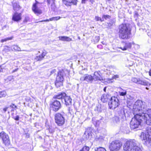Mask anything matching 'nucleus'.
Instances as JSON below:
<instances>
[{"mask_svg": "<svg viewBox=\"0 0 151 151\" xmlns=\"http://www.w3.org/2000/svg\"><path fill=\"white\" fill-rule=\"evenodd\" d=\"M133 111H139V114H142L143 121H145L147 125H151V109L147 107L145 102L137 101L133 105Z\"/></svg>", "mask_w": 151, "mask_h": 151, "instance_id": "obj_1", "label": "nucleus"}, {"mask_svg": "<svg viewBox=\"0 0 151 151\" xmlns=\"http://www.w3.org/2000/svg\"><path fill=\"white\" fill-rule=\"evenodd\" d=\"M133 113L134 115V117L132 118L130 123V127L132 129H134L138 128L140 123L143 121L142 116L141 114H139V111H133Z\"/></svg>", "mask_w": 151, "mask_h": 151, "instance_id": "obj_2", "label": "nucleus"}, {"mask_svg": "<svg viewBox=\"0 0 151 151\" xmlns=\"http://www.w3.org/2000/svg\"><path fill=\"white\" fill-rule=\"evenodd\" d=\"M119 29V33L120 38L124 40H127L130 38L131 32L127 24H122L120 25Z\"/></svg>", "mask_w": 151, "mask_h": 151, "instance_id": "obj_3", "label": "nucleus"}, {"mask_svg": "<svg viewBox=\"0 0 151 151\" xmlns=\"http://www.w3.org/2000/svg\"><path fill=\"white\" fill-rule=\"evenodd\" d=\"M66 71H67L65 70H62L58 72L55 83V85L58 88L63 86L64 77L65 76V72Z\"/></svg>", "mask_w": 151, "mask_h": 151, "instance_id": "obj_4", "label": "nucleus"}, {"mask_svg": "<svg viewBox=\"0 0 151 151\" xmlns=\"http://www.w3.org/2000/svg\"><path fill=\"white\" fill-rule=\"evenodd\" d=\"M122 145V142L119 140L112 141L109 145V149L111 151H117L119 150Z\"/></svg>", "mask_w": 151, "mask_h": 151, "instance_id": "obj_5", "label": "nucleus"}, {"mask_svg": "<svg viewBox=\"0 0 151 151\" xmlns=\"http://www.w3.org/2000/svg\"><path fill=\"white\" fill-rule=\"evenodd\" d=\"M140 137L143 142L149 143L151 141V128H148L145 133L142 132Z\"/></svg>", "mask_w": 151, "mask_h": 151, "instance_id": "obj_6", "label": "nucleus"}, {"mask_svg": "<svg viewBox=\"0 0 151 151\" xmlns=\"http://www.w3.org/2000/svg\"><path fill=\"white\" fill-rule=\"evenodd\" d=\"M65 114L64 113L61 114L58 113L55 116V123L59 126H62L65 123Z\"/></svg>", "mask_w": 151, "mask_h": 151, "instance_id": "obj_7", "label": "nucleus"}, {"mask_svg": "<svg viewBox=\"0 0 151 151\" xmlns=\"http://www.w3.org/2000/svg\"><path fill=\"white\" fill-rule=\"evenodd\" d=\"M136 145V141L135 140L127 141L124 145V150L125 151H131Z\"/></svg>", "mask_w": 151, "mask_h": 151, "instance_id": "obj_8", "label": "nucleus"}, {"mask_svg": "<svg viewBox=\"0 0 151 151\" xmlns=\"http://www.w3.org/2000/svg\"><path fill=\"white\" fill-rule=\"evenodd\" d=\"M108 104L110 109H114L119 105V100L116 97H112L109 102Z\"/></svg>", "mask_w": 151, "mask_h": 151, "instance_id": "obj_9", "label": "nucleus"}, {"mask_svg": "<svg viewBox=\"0 0 151 151\" xmlns=\"http://www.w3.org/2000/svg\"><path fill=\"white\" fill-rule=\"evenodd\" d=\"M0 138L2 139L3 143L6 146H9L10 143V140L8 134L2 131L0 132Z\"/></svg>", "mask_w": 151, "mask_h": 151, "instance_id": "obj_10", "label": "nucleus"}, {"mask_svg": "<svg viewBox=\"0 0 151 151\" xmlns=\"http://www.w3.org/2000/svg\"><path fill=\"white\" fill-rule=\"evenodd\" d=\"M131 81L137 84H140L144 86L150 85V84L145 80H142L139 78L133 77L132 78Z\"/></svg>", "mask_w": 151, "mask_h": 151, "instance_id": "obj_11", "label": "nucleus"}, {"mask_svg": "<svg viewBox=\"0 0 151 151\" xmlns=\"http://www.w3.org/2000/svg\"><path fill=\"white\" fill-rule=\"evenodd\" d=\"M51 107L52 110L57 111L61 107V105L60 101L56 99H54L51 104Z\"/></svg>", "mask_w": 151, "mask_h": 151, "instance_id": "obj_12", "label": "nucleus"}, {"mask_svg": "<svg viewBox=\"0 0 151 151\" xmlns=\"http://www.w3.org/2000/svg\"><path fill=\"white\" fill-rule=\"evenodd\" d=\"M80 80L81 81H85L88 83H92L94 82L92 76L88 74H85L81 77Z\"/></svg>", "mask_w": 151, "mask_h": 151, "instance_id": "obj_13", "label": "nucleus"}, {"mask_svg": "<svg viewBox=\"0 0 151 151\" xmlns=\"http://www.w3.org/2000/svg\"><path fill=\"white\" fill-rule=\"evenodd\" d=\"M122 43L123 46L119 47V48L123 50H126L131 49L132 47V45L134 44L133 42H122Z\"/></svg>", "mask_w": 151, "mask_h": 151, "instance_id": "obj_14", "label": "nucleus"}, {"mask_svg": "<svg viewBox=\"0 0 151 151\" xmlns=\"http://www.w3.org/2000/svg\"><path fill=\"white\" fill-rule=\"evenodd\" d=\"M92 77L93 79L94 80H93L94 82L98 81H101L103 80L101 73L99 71L95 72L93 73V76Z\"/></svg>", "mask_w": 151, "mask_h": 151, "instance_id": "obj_15", "label": "nucleus"}, {"mask_svg": "<svg viewBox=\"0 0 151 151\" xmlns=\"http://www.w3.org/2000/svg\"><path fill=\"white\" fill-rule=\"evenodd\" d=\"M77 1V0H63V3L67 6L72 5H76Z\"/></svg>", "mask_w": 151, "mask_h": 151, "instance_id": "obj_16", "label": "nucleus"}, {"mask_svg": "<svg viewBox=\"0 0 151 151\" xmlns=\"http://www.w3.org/2000/svg\"><path fill=\"white\" fill-rule=\"evenodd\" d=\"M72 99L69 96H68L66 94L63 99V101L65 102V104L67 106H69L72 105Z\"/></svg>", "mask_w": 151, "mask_h": 151, "instance_id": "obj_17", "label": "nucleus"}, {"mask_svg": "<svg viewBox=\"0 0 151 151\" xmlns=\"http://www.w3.org/2000/svg\"><path fill=\"white\" fill-rule=\"evenodd\" d=\"M35 3L33 5L32 10L35 13H37L40 14L41 13V11L39 9L37 6V5L39 3L36 0H35Z\"/></svg>", "mask_w": 151, "mask_h": 151, "instance_id": "obj_18", "label": "nucleus"}, {"mask_svg": "<svg viewBox=\"0 0 151 151\" xmlns=\"http://www.w3.org/2000/svg\"><path fill=\"white\" fill-rule=\"evenodd\" d=\"M126 111L125 110L122 108H119L117 109V113L120 117L124 119V117H126Z\"/></svg>", "mask_w": 151, "mask_h": 151, "instance_id": "obj_19", "label": "nucleus"}, {"mask_svg": "<svg viewBox=\"0 0 151 151\" xmlns=\"http://www.w3.org/2000/svg\"><path fill=\"white\" fill-rule=\"evenodd\" d=\"M21 13H16L13 15L12 19L15 21L18 22L21 19Z\"/></svg>", "mask_w": 151, "mask_h": 151, "instance_id": "obj_20", "label": "nucleus"}, {"mask_svg": "<svg viewBox=\"0 0 151 151\" xmlns=\"http://www.w3.org/2000/svg\"><path fill=\"white\" fill-rule=\"evenodd\" d=\"M65 96H66V93H61L60 94L55 96L53 97V99H54L56 100L57 99H61L63 102V99Z\"/></svg>", "mask_w": 151, "mask_h": 151, "instance_id": "obj_21", "label": "nucleus"}, {"mask_svg": "<svg viewBox=\"0 0 151 151\" xmlns=\"http://www.w3.org/2000/svg\"><path fill=\"white\" fill-rule=\"evenodd\" d=\"M47 5L48 6L50 4H51V9L53 11H54L55 9V6L54 3L55 0H47Z\"/></svg>", "mask_w": 151, "mask_h": 151, "instance_id": "obj_22", "label": "nucleus"}, {"mask_svg": "<svg viewBox=\"0 0 151 151\" xmlns=\"http://www.w3.org/2000/svg\"><path fill=\"white\" fill-rule=\"evenodd\" d=\"M59 38L60 40L64 41L70 42L72 40L71 38L67 36H60Z\"/></svg>", "mask_w": 151, "mask_h": 151, "instance_id": "obj_23", "label": "nucleus"}, {"mask_svg": "<svg viewBox=\"0 0 151 151\" xmlns=\"http://www.w3.org/2000/svg\"><path fill=\"white\" fill-rule=\"evenodd\" d=\"M12 3L14 10L15 11H18L20 9L19 6L14 1Z\"/></svg>", "mask_w": 151, "mask_h": 151, "instance_id": "obj_24", "label": "nucleus"}, {"mask_svg": "<svg viewBox=\"0 0 151 151\" xmlns=\"http://www.w3.org/2000/svg\"><path fill=\"white\" fill-rule=\"evenodd\" d=\"M83 137L87 139H90L91 137V133L90 132H88L86 130L84 133Z\"/></svg>", "mask_w": 151, "mask_h": 151, "instance_id": "obj_25", "label": "nucleus"}, {"mask_svg": "<svg viewBox=\"0 0 151 151\" xmlns=\"http://www.w3.org/2000/svg\"><path fill=\"white\" fill-rule=\"evenodd\" d=\"M109 96L108 94H104L101 98V101L104 102H105L108 101V97Z\"/></svg>", "mask_w": 151, "mask_h": 151, "instance_id": "obj_26", "label": "nucleus"}, {"mask_svg": "<svg viewBox=\"0 0 151 151\" xmlns=\"http://www.w3.org/2000/svg\"><path fill=\"white\" fill-rule=\"evenodd\" d=\"M11 49L13 51H20L21 49L17 45H14L12 46L11 47Z\"/></svg>", "mask_w": 151, "mask_h": 151, "instance_id": "obj_27", "label": "nucleus"}, {"mask_svg": "<svg viewBox=\"0 0 151 151\" xmlns=\"http://www.w3.org/2000/svg\"><path fill=\"white\" fill-rule=\"evenodd\" d=\"M119 95L121 96H124L127 94V92L126 90L122 89L121 91L119 92Z\"/></svg>", "mask_w": 151, "mask_h": 151, "instance_id": "obj_28", "label": "nucleus"}, {"mask_svg": "<svg viewBox=\"0 0 151 151\" xmlns=\"http://www.w3.org/2000/svg\"><path fill=\"white\" fill-rule=\"evenodd\" d=\"M113 122L115 123L118 124L119 122V117L117 116H115L113 119Z\"/></svg>", "mask_w": 151, "mask_h": 151, "instance_id": "obj_29", "label": "nucleus"}, {"mask_svg": "<svg viewBox=\"0 0 151 151\" xmlns=\"http://www.w3.org/2000/svg\"><path fill=\"white\" fill-rule=\"evenodd\" d=\"M94 120L93 118L92 119V121H93V124L96 126H97L99 125L100 122L99 120Z\"/></svg>", "mask_w": 151, "mask_h": 151, "instance_id": "obj_30", "label": "nucleus"}, {"mask_svg": "<svg viewBox=\"0 0 151 151\" xmlns=\"http://www.w3.org/2000/svg\"><path fill=\"white\" fill-rule=\"evenodd\" d=\"M131 151H142V150L139 147L136 145Z\"/></svg>", "mask_w": 151, "mask_h": 151, "instance_id": "obj_31", "label": "nucleus"}, {"mask_svg": "<svg viewBox=\"0 0 151 151\" xmlns=\"http://www.w3.org/2000/svg\"><path fill=\"white\" fill-rule=\"evenodd\" d=\"M6 95V93L5 91H0V98L5 97Z\"/></svg>", "mask_w": 151, "mask_h": 151, "instance_id": "obj_32", "label": "nucleus"}, {"mask_svg": "<svg viewBox=\"0 0 151 151\" xmlns=\"http://www.w3.org/2000/svg\"><path fill=\"white\" fill-rule=\"evenodd\" d=\"M95 151H106L105 149L104 148L99 147H96L95 148Z\"/></svg>", "mask_w": 151, "mask_h": 151, "instance_id": "obj_33", "label": "nucleus"}, {"mask_svg": "<svg viewBox=\"0 0 151 151\" xmlns=\"http://www.w3.org/2000/svg\"><path fill=\"white\" fill-rule=\"evenodd\" d=\"M89 149L90 147H89L85 146L81 150L82 151H89Z\"/></svg>", "mask_w": 151, "mask_h": 151, "instance_id": "obj_34", "label": "nucleus"}, {"mask_svg": "<svg viewBox=\"0 0 151 151\" xmlns=\"http://www.w3.org/2000/svg\"><path fill=\"white\" fill-rule=\"evenodd\" d=\"M50 21H54V19H53V17L50 18L49 19H47L45 20H42V21H40L38 22H36L35 23H38V22H49Z\"/></svg>", "mask_w": 151, "mask_h": 151, "instance_id": "obj_35", "label": "nucleus"}, {"mask_svg": "<svg viewBox=\"0 0 151 151\" xmlns=\"http://www.w3.org/2000/svg\"><path fill=\"white\" fill-rule=\"evenodd\" d=\"M44 58V57L42 56V55H41L39 56H36L35 58V59L37 61L41 60Z\"/></svg>", "mask_w": 151, "mask_h": 151, "instance_id": "obj_36", "label": "nucleus"}, {"mask_svg": "<svg viewBox=\"0 0 151 151\" xmlns=\"http://www.w3.org/2000/svg\"><path fill=\"white\" fill-rule=\"evenodd\" d=\"M10 107L12 108L13 109L12 110V111H14V110H16L17 109V106L13 104H12L10 106Z\"/></svg>", "mask_w": 151, "mask_h": 151, "instance_id": "obj_37", "label": "nucleus"}, {"mask_svg": "<svg viewBox=\"0 0 151 151\" xmlns=\"http://www.w3.org/2000/svg\"><path fill=\"white\" fill-rule=\"evenodd\" d=\"M13 37H7L4 39H3L1 40V42H4L8 40H10L12 39Z\"/></svg>", "mask_w": 151, "mask_h": 151, "instance_id": "obj_38", "label": "nucleus"}, {"mask_svg": "<svg viewBox=\"0 0 151 151\" xmlns=\"http://www.w3.org/2000/svg\"><path fill=\"white\" fill-rule=\"evenodd\" d=\"M95 19L97 21L100 20L101 22H103L104 21V19H101V17L97 16H95Z\"/></svg>", "mask_w": 151, "mask_h": 151, "instance_id": "obj_39", "label": "nucleus"}, {"mask_svg": "<svg viewBox=\"0 0 151 151\" xmlns=\"http://www.w3.org/2000/svg\"><path fill=\"white\" fill-rule=\"evenodd\" d=\"M61 17H53V19H54V21L58 20L60 19Z\"/></svg>", "mask_w": 151, "mask_h": 151, "instance_id": "obj_40", "label": "nucleus"}, {"mask_svg": "<svg viewBox=\"0 0 151 151\" xmlns=\"http://www.w3.org/2000/svg\"><path fill=\"white\" fill-rule=\"evenodd\" d=\"M46 54H47V52H46V51L45 50H44L43 51V52H42L41 55H42V56L44 57L46 55Z\"/></svg>", "mask_w": 151, "mask_h": 151, "instance_id": "obj_41", "label": "nucleus"}, {"mask_svg": "<svg viewBox=\"0 0 151 151\" xmlns=\"http://www.w3.org/2000/svg\"><path fill=\"white\" fill-rule=\"evenodd\" d=\"M110 17L109 15H104L103 16V18H104L106 19L108 18H109Z\"/></svg>", "mask_w": 151, "mask_h": 151, "instance_id": "obj_42", "label": "nucleus"}, {"mask_svg": "<svg viewBox=\"0 0 151 151\" xmlns=\"http://www.w3.org/2000/svg\"><path fill=\"white\" fill-rule=\"evenodd\" d=\"M119 78V76L118 75H116L114 76L112 78L114 79H116L117 78Z\"/></svg>", "mask_w": 151, "mask_h": 151, "instance_id": "obj_43", "label": "nucleus"}, {"mask_svg": "<svg viewBox=\"0 0 151 151\" xmlns=\"http://www.w3.org/2000/svg\"><path fill=\"white\" fill-rule=\"evenodd\" d=\"M8 108V107H6L4 108L3 109V111H4V113L6 111Z\"/></svg>", "mask_w": 151, "mask_h": 151, "instance_id": "obj_44", "label": "nucleus"}, {"mask_svg": "<svg viewBox=\"0 0 151 151\" xmlns=\"http://www.w3.org/2000/svg\"><path fill=\"white\" fill-rule=\"evenodd\" d=\"M29 18L28 17H25L24 20V22H27L29 20Z\"/></svg>", "mask_w": 151, "mask_h": 151, "instance_id": "obj_45", "label": "nucleus"}, {"mask_svg": "<svg viewBox=\"0 0 151 151\" xmlns=\"http://www.w3.org/2000/svg\"><path fill=\"white\" fill-rule=\"evenodd\" d=\"M19 116H17L16 117L14 118V119L17 121H18L19 120Z\"/></svg>", "mask_w": 151, "mask_h": 151, "instance_id": "obj_46", "label": "nucleus"}, {"mask_svg": "<svg viewBox=\"0 0 151 151\" xmlns=\"http://www.w3.org/2000/svg\"><path fill=\"white\" fill-rule=\"evenodd\" d=\"M4 70V68H2V66H0V71L1 72H3Z\"/></svg>", "mask_w": 151, "mask_h": 151, "instance_id": "obj_47", "label": "nucleus"}, {"mask_svg": "<svg viewBox=\"0 0 151 151\" xmlns=\"http://www.w3.org/2000/svg\"><path fill=\"white\" fill-rule=\"evenodd\" d=\"M129 128L128 127H125V129L126 131V132L127 133L129 131ZM124 132H125V131H124Z\"/></svg>", "mask_w": 151, "mask_h": 151, "instance_id": "obj_48", "label": "nucleus"}, {"mask_svg": "<svg viewBox=\"0 0 151 151\" xmlns=\"http://www.w3.org/2000/svg\"><path fill=\"white\" fill-rule=\"evenodd\" d=\"M18 68H17L16 69H15L13 70L12 71V73H14L15 72H16V71H17L18 70Z\"/></svg>", "mask_w": 151, "mask_h": 151, "instance_id": "obj_49", "label": "nucleus"}, {"mask_svg": "<svg viewBox=\"0 0 151 151\" xmlns=\"http://www.w3.org/2000/svg\"><path fill=\"white\" fill-rule=\"evenodd\" d=\"M4 149V148L0 146V151H3Z\"/></svg>", "mask_w": 151, "mask_h": 151, "instance_id": "obj_50", "label": "nucleus"}, {"mask_svg": "<svg viewBox=\"0 0 151 151\" xmlns=\"http://www.w3.org/2000/svg\"><path fill=\"white\" fill-rule=\"evenodd\" d=\"M149 75L150 76H151V69L149 71Z\"/></svg>", "mask_w": 151, "mask_h": 151, "instance_id": "obj_51", "label": "nucleus"}, {"mask_svg": "<svg viewBox=\"0 0 151 151\" xmlns=\"http://www.w3.org/2000/svg\"><path fill=\"white\" fill-rule=\"evenodd\" d=\"M56 71V70L55 69H54L51 72V73H55V72Z\"/></svg>", "mask_w": 151, "mask_h": 151, "instance_id": "obj_52", "label": "nucleus"}, {"mask_svg": "<svg viewBox=\"0 0 151 151\" xmlns=\"http://www.w3.org/2000/svg\"><path fill=\"white\" fill-rule=\"evenodd\" d=\"M56 71V70L55 69H54L51 72V73H55V72Z\"/></svg>", "mask_w": 151, "mask_h": 151, "instance_id": "obj_53", "label": "nucleus"}, {"mask_svg": "<svg viewBox=\"0 0 151 151\" xmlns=\"http://www.w3.org/2000/svg\"><path fill=\"white\" fill-rule=\"evenodd\" d=\"M106 87H105L104 88V92H106Z\"/></svg>", "mask_w": 151, "mask_h": 151, "instance_id": "obj_54", "label": "nucleus"}, {"mask_svg": "<svg viewBox=\"0 0 151 151\" xmlns=\"http://www.w3.org/2000/svg\"><path fill=\"white\" fill-rule=\"evenodd\" d=\"M90 1L91 2V3L92 4H93L94 2L93 0H90Z\"/></svg>", "mask_w": 151, "mask_h": 151, "instance_id": "obj_55", "label": "nucleus"}, {"mask_svg": "<svg viewBox=\"0 0 151 151\" xmlns=\"http://www.w3.org/2000/svg\"><path fill=\"white\" fill-rule=\"evenodd\" d=\"M108 24V26L109 27H110V26H111L112 24L111 23H109V24Z\"/></svg>", "mask_w": 151, "mask_h": 151, "instance_id": "obj_56", "label": "nucleus"}, {"mask_svg": "<svg viewBox=\"0 0 151 151\" xmlns=\"http://www.w3.org/2000/svg\"><path fill=\"white\" fill-rule=\"evenodd\" d=\"M78 39H79V40H80L81 38H80V37H79V36H78Z\"/></svg>", "mask_w": 151, "mask_h": 151, "instance_id": "obj_57", "label": "nucleus"}, {"mask_svg": "<svg viewBox=\"0 0 151 151\" xmlns=\"http://www.w3.org/2000/svg\"><path fill=\"white\" fill-rule=\"evenodd\" d=\"M145 88L147 90H148L149 89V88L147 87H146Z\"/></svg>", "mask_w": 151, "mask_h": 151, "instance_id": "obj_58", "label": "nucleus"}, {"mask_svg": "<svg viewBox=\"0 0 151 151\" xmlns=\"http://www.w3.org/2000/svg\"><path fill=\"white\" fill-rule=\"evenodd\" d=\"M77 86H78V87L79 86V84H77Z\"/></svg>", "mask_w": 151, "mask_h": 151, "instance_id": "obj_59", "label": "nucleus"}, {"mask_svg": "<svg viewBox=\"0 0 151 151\" xmlns=\"http://www.w3.org/2000/svg\"><path fill=\"white\" fill-rule=\"evenodd\" d=\"M101 45H99L98 46V47H99V46H101Z\"/></svg>", "mask_w": 151, "mask_h": 151, "instance_id": "obj_60", "label": "nucleus"}]
</instances>
